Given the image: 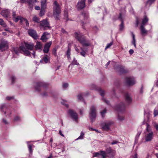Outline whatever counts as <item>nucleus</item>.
I'll return each instance as SVG.
<instances>
[{"label": "nucleus", "mask_w": 158, "mask_h": 158, "mask_svg": "<svg viewBox=\"0 0 158 158\" xmlns=\"http://www.w3.org/2000/svg\"><path fill=\"white\" fill-rule=\"evenodd\" d=\"M52 10V15L55 19L59 20V16L61 12V10L59 4L56 1L53 3Z\"/></svg>", "instance_id": "obj_1"}, {"label": "nucleus", "mask_w": 158, "mask_h": 158, "mask_svg": "<svg viewBox=\"0 0 158 158\" xmlns=\"http://www.w3.org/2000/svg\"><path fill=\"white\" fill-rule=\"evenodd\" d=\"M74 36L75 38L82 44L83 46H88L90 45V44L89 43L86 42L85 37L80 32H75Z\"/></svg>", "instance_id": "obj_2"}, {"label": "nucleus", "mask_w": 158, "mask_h": 158, "mask_svg": "<svg viewBox=\"0 0 158 158\" xmlns=\"http://www.w3.org/2000/svg\"><path fill=\"white\" fill-rule=\"evenodd\" d=\"M13 50L15 53L17 55L20 53H22L21 51L24 52V54L27 56H31L30 53L27 50L24 46H21L19 48H13Z\"/></svg>", "instance_id": "obj_3"}, {"label": "nucleus", "mask_w": 158, "mask_h": 158, "mask_svg": "<svg viewBox=\"0 0 158 158\" xmlns=\"http://www.w3.org/2000/svg\"><path fill=\"white\" fill-rule=\"evenodd\" d=\"M96 108L94 106H93L90 108L89 112V118L91 122H93L95 120L96 117Z\"/></svg>", "instance_id": "obj_4"}, {"label": "nucleus", "mask_w": 158, "mask_h": 158, "mask_svg": "<svg viewBox=\"0 0 158 158\" xmlns=\"http://www.w3.org/2000/svg\"><path fill=\"white\" fill-rule=\"evenodd\" d=\"M113 123V122L112 121H107L102 123L101 124V126L103 130H108L109 129L110 126Z\"/></svg>", "instance_id": "obj_5"}, {"label": "nucleus", "mask_w": 158, "mask_h": 158, "mask_svg": "<svg viewBox=\"0 0 158 158\" xmlns=\"http://www.w3.org/2000/svg\"><path fill=\"white\" fill-rule=\"evenodd\" d=\"M40 26L43 28L44 30H46L51 28L49 23L46 19H44L40 22Z\"/></svg>", "instance_id": "obj_6"}, {"label": "nucleus", "mask_w": 158, "mask_h": 158, "mask_svg": "<svg viewBox=\"0 0 158 158\" xmlns=\"http://www.w3.org/2000/svg\"><path fill=\"white\" fill-rule=\"evenodd\" d=\"M8 48V44L7 41L5 40H2L0 44V50L3 52Z\"/></svg>", "instance_id": "obj_7"}, {"label": "nucleus", "mask_w": 158, "mask_h": 158, "mask_svg": "<svg viewBox=\"0 0 158 158\" xmlns=\"http://www.w3.org/2000/svg\"><path fill=\"white\" fill-rule=\"evenodd\" d=\"M126 82L127 85L131 86L135 83V81L133 77H129L126 78Z\"/></svg>", "instance_id": "obj_8"}, {"label": "nucleus", "mask_w": 158, "mask_h": 158, "mask_svg": "<svg viewBox=\"0 0 158 158\" xmlns=\"http://www.w3.org/2000/svg\"><path fill=\"white\" fill-rule=\"evenodd\" d=\"M68 113L71 116V117L75 121L77 122L78 118V116L77 114L72 110H69Z\"/></svg>", "instance_id": "obj_9"}, {"label": "nucleus", "mask_w": 158, "mask_h": 158, "mask_svg": "<svg viewBox=\"0 0 158 158\" xmlns=\"http://www.w3.org/2000/svg\"><path fill=\"white\" fill-rule=\"evenodd\" d=\"M153 137V133L152 131L147 133H146L145 140L146 142H149L152 140Z\"/></svg>", "instance_id": "obj_10"}, {"label": "nucleus", "mask_w": 158, "mask_h": 158, "mask_svg": "<svg viewBox=\"0 0 158 158\" xmlns=\"http://www.w3.org/2000/svg\"><path fill=\"white\" fill-rule=\"evenodd\" d=\"M29 35L35 39L38 38V35L36 31L33 29H29L28 31Z\"/></svg>", "instance_id": "obj_11"}, {"label": "nucleus", "mask_w": 158, "mask_h": 158, "mask_svg": "<svg viewBox=\"0 0 158 158\" xmlns=\"http://www.w3.org/2000/svg\"><path fill=\"white\" fill-rule=\"evenodd\" d=\"M125 105L123 103H121L120 104L117 105L115 107L116 110L119 112L123 111L125 110Z\"/></svg>", "instance_id": "obj_12"}, {"label": "nucleus", "mask_w": 158, "mask_h": 158, "mask_svg": "<svg viewBox=\"0 0 158 158\" xmlns=\"http://www.w3.org/2000/svg\"><path fill=\"white\" fill-rule=\"evenodd\" d=\"M52 44V42L49 41L46 43L44 45L43 51L44 53H48L49 48Z\"/></svg>", "instance_id": "obj_13"}, {"label": "nucleus", "mask_w": 158, "mask_h": 158, "mask_svg": "<svg viewBox=\"0 0 158 158\" xmlns=\"http://www.w3.org/2000/svg\"><path fill=\"white\" fill-rule=\"evenodd\" d=\"M46 85V84L44 82H37L36 85L35 86V89L37 91H40L41 87H45Z\"/></svg>", "instance_id": "obj_14"}, {"label": "nucleus", "mask_w": 158, "mask_h": 158, "mask_svg": "<svg viewBox=\"0 0 158 158\" xmlns=\"http://www.w3.org/2000/svg\"><path fill=\"white\" fill-rule=\"evenodd\" d=\"M85 1L86 0H81L80 2H78L77 4V7L78 9H83L85 7Z\"/></svg>", "instance_id": "obj_15"}, {"label": "nucleus", "mask_w": 158, "mask_h": 158, "mask_svg": "<svg viewBox=\"0 0 158 158\" xmlns=\"http://www.w3.org/2000/svg\"><path fill=\"white\" fill-rule=\"evenodd\" d=\"M24 46L25 48L28 51V50H32L33 49L34 44L32 43H24Z\"/></svg>", "instance_id": "obj_16"}, {"label": "nucleus", "mask_w": 158, "mask_h": 158, "mask_svg": "<svg viewBox=\"0 0 158 158\" xmlns=\"http://www.w3.org/2000/svg\"><path fill=\"white\" fill-rule=\"evenodd\" d=\"M118 19L121 21V23L119 25V30L120 31H123L124 29V24L123 20V19L122 14L120 13L119 14Z\"/></svg>", "instance_id": "obj_17"}, {"label": "nucleus", "mask_w": 158, "mask_h": 158, "mask_svg": "<svg viewBox=\"0 0 158 158\" xmlns=\"http://www.w3.org/2000/svg\"><path fill=\"white\" fill-rule=\"evenodd\" d=\"M10 10L8 9L2 10L1 12V15L5 18H7L10 14Z\"/></svg>", "instance_id": "obj_18"}, {"label": "nucleus", "mask_w": 158, "mask_h": 158, "mask_svg": "<svg viewBox=\"0 0 158 158\" xmlns=\"http://www.w3.org/2000/svg\"><path fill=\"white\" fill-rule=\"evenodd\" d=\"M140 29L141 34L142 36H145L147 34L148 31L145 28L144 26H140Z\"/></svg>", "instance_id": "obj_19"}, {"label": "nucleus", "mask_w": 158, "mask_h": 158, "mask_svg": "<svg viewBox=\"0 0 158 158\" xmlns=\"http://www.w3.org/2000/svg\"><path fill=\"white\" fill-rule=\"evenodd\" d=\"M26 2L29 6L30 9L32 10L34 3L36 2L37 1L36 0H27Z\"/></svg>", "instance_id": "obj_20"}, {"label": "nucleus", "mask_w": 158, "mask_h": 158, "mask_svg": "<svg viewBox=\"0 0 158 158\" xmlns=\"http://www.w3.org/2000/svg\"><path fill=\"white\" fill-rule=\"evenodd\" d=\"M99 93L100 95L102 97V99L103 101L105 102L107 104H108L109 103V102L108 100H106L105 98H103V97L104 95V91L101 90L100 89H99L98 90Z\"/></svg>", "instance_id": "obj_21"}, {"label": "nucleus", "mask_w": 158, "mask_h": 158, "mask_svg": "<svg viewBox=\"0 0 158 158\" xmlns=\"http://www.w3.org/2000/svg\"><path fill=\"white\" fill-rule=\"evenodd\" d=\"M49 34L47 32H44L41 36V38L40 39L41 40L43 41H46L47 39H48V38L47 36V35Z\"/></svg>", "instance_id": "obj_22"}, {"label": "nucleus", "mask_w": 158, "mask_h": 158, "mask_svg": "<svg viewBox=\"0 0 158 158\" xmlns=\"http://www.w3.org/2000/svg\"><path fill=\"white\" fill-rule=\"evenodd\" d=\"M125 95L126 101L129 103H130L131 102L132 100L130 95L128 93H126Z\"/></svg>", "instance_id": "obj_23"}, {"label": "nucleus", "mask_w": 158, "mask_h": 158, "mask_svg": "<svg viewBox=\"0 0 158 158\" xmlns=\"http://www.w3.org/2000/svg\"><path fill=\"white\" fill-rule=\"evenodd\" d=\"M148 19L147 16H145L142 20L141 26H144L148 23Z\"/></svg>", "instance_id": "obj_24"}, {"label": "nucleus", "mask_w": 158, "mask_h": 158, "mask_svg": "<svg viewBox=\"0 0 158 158\" xmlns=\"http://www.w3.org/2000/svg\"><path fill=\"white\" fill-rule=\"evenodd\" d=\"M85 94L83 93V94H79L78 95H77V98L79 100H81L82 101L84 102V103L85 104H86L85 102L84 101V100L83 98L82 97L83 96H85Z\"/></svg>", "instance_id": "obj_25"}, {"label": "nucleus", "mask_w": 158, "mask_h": 158, "mask_svg": "<svg viewBox=\"0 0 158 158\" xmlns=\"http://www.w3.org/2000/svg\"><path fill=\"white\" fill-rule=\"evenodd\" d=\"M48 55H45L43 58L40 60V62L41 63H43V61H44L45 63H47L48 61Z\"/></svg>", "instance_id": "obj_26"}, {"label": "nucleus", "mask_w": 158, "mask_h": 158, "mask_svg": "<svg viewBox=\"0 0 158 158\" xmlns=\"http://www.w3.org/2000/svg\"><path fill=\"white\" fill-rule=\"evenodd\" d=\"M41 8L45 9L46 8V0H42L41 2Z\"/></svg>", "instance_id": "obj_27"}, {"label": "nucleus", "mask_w": 158, "mask_h": 158, "mask_svg": "<svg viewBox=\"0 0 158 158\" xmlns=\"http://www.w3.org/2000/svg\"><path fill=\"white\" fill-rule=\"evenodd\" d=\"M42 47V44L39 42H37L35 47L36 50H40L41 49Z\"/></svg>", "instance_id": "obj_28"}, {"label": "nucleus", "mask_w": 158, "mask_h": 158, "mask_svg": "<svg viewBox=\"0 0 158 158\" xmlns=\"http://www.w3.org/2000/svg\"><path fill=\"white\" fill-rule=\"evenodd\" d=\"M115 151V150L112 149L110 147L107 148L106 149V152L107 154L112 153Z\"/></svg>", "instance_id": "obj_29"}, {"label": "nucleus", "mask_w": 158, "mask_h": 158, "mask_svg": "<svg viewBox=\"0 0 158 158\" xmlns=\"http://www.w3.org/2000/svg\"><path fill=\"white\" fill-rule=\"evenodd\" d=\"M23 18L21 17L20 16H17V17H15L13 19V20L15 22H18L19 20H20V22L22 23V19Z\"/></svg>", "instance_id": "obj_30"}, {"label": "nucleus", "mask_w": 158, "mask_h": 158, "mask_svg": "<svg viewBox=\"0 0 158 158\" xmlns=\"http://www.w3.org/2000/svg\"><path fill=\"white\" fill-rule=\"evenodd\" d=\"M81 52L80 53V55L84 57H85L87 50H84V49L82 48H81Z\"/></svg>", "instance_id": "obj_31"}, {"label": "nucleus", "mask_w": 158, "mask_h": 158, "mask_svg": "<svg viewBox=\"0 0 158 158\" xmlns=\"http://www.w3.org/2000/svg\"><path fill=\"white\" fill-rule=\"evenodd\" d=\"M120 72L122 73H126L127 72V70H125L123 67L119 66L118 67Z\"/></svg>", "instance_id": "obj_32"}, {"label": "nucleus", "mask_w": 158, "mask_h": 158, "mask_svg": "<svg viewBox=\"0 0 158 158\" xmlns=\"http://www.w3.org/2000/svg\"><path fill=\"white\" fill-rule=\"evenodd\" d=\"M146 125H147V127H146V132H145V133H148L151 132V131H152V129H151V127L148 123H147L146 124Z\"/></svg>", "instance_id": "obj_33"}, {"label": "nucleus", "mask_w": 158, "mask_h": 158, "mask_svg": "<svg viewBox=\"0 0 158 158\" xmlns=\"http://www.w3.org/2000/svg\"><path fill=\"white\" fill-rule=\"evenodd\" d=\"M71 65H79V64L77 62V60H76L75 58H74L72 62V63H71V64L69 65V67Z\"/></svg>", "instance_id": "obj_34"}, {"label": "nucleus", "mask_w": 158, "mask_h": 158, "mask_svg": "<svg viewBox=\"0 0 158 158\" xmlns=\"http://www.w3.org/2000/svg\"><path fill=\"white\" fill-rule=\"evenodd\" d=\"M115 151L108 154L107 156L109 158H114V156L115 155Z\"/></svg>", "instance_id": "obj_35"}, {"label": "nucleus", "mask_w": 158, "mask_h": 158, "mask_svg": "<svg viewBox=\"0 0 158 158\" xmlns=\"http://www.w3.org/2000/svg\"><path fill=\"white\" fill-rule=\"evenodd\" d=\"M106 152L105 151H100V155L102 156V158H106Z\"/></svg>", "instance_id": "obj_36"}, {"label": "nucleus", "mask_w": 158, "mask_h": 158, "mask_svg": "<svg viewBox=\"0 0 158 158\" xmlns=\"http://www.w3.org/2000/svg\"><path fill=\"white\" fill-rule=\"evenodd\" d=\"M84 134L83 131H81V134L80 136L77 139H76L75 140H77L78 139H83L84 138Z\"/></svg>", "instance_id": "obj_37"}, {"label": "nucleus", "mask_w": 158, "mask_h": 158, "mask_svg": "<svg viewBox=\"0 0 158 158\" xmlns=\"http://www.w3.org/2000/svg\"><path fill=\"white\" fill-rule=\"evenodd\" d=\"M45 9H41L39 13V15L40 17L43 16L45 14Z\"/></svg>", "instance_id": "obj_38"}, {"label": "nucleus", "mask_w": 158, "mask_h": 158, "mask_svg": "<svg viewBox=\"0 0 158 158\" xmlns=\"http://www.w3.org/2000/svg\"><path fill=\"white\" fill-rule=\"evenodd\" d=\"M0 25L4 27H6L7 26L3 20L1 19H0Z\"/></svg>", "instance_id": "obj_39"}, {"label": "nucleus", "mask_w": 158, "mask_h": 158, "mask_svg": "<svg viewBox=\"0 0 158 158\" xmlns=\"http://www.w3.org/2000/svg\"><path fill=\"white\" fill-rule=\"evenodd\" d=\"M56 51L57 48H54L53 49L52 52V54L56 57L57 56Z\"/></svg>", "instance_id": "obj_40"}, {"label": "nucleus", "mask_w": 158, "mask_h": 158, "mask_svg": "<svg viewBox=\"0 0 158 158\" xmlns=\"http://www.w3.org/2000/svg\"><path fill=\"white\" fill-rule=\"evenodd\" d=\"M33 21L36 23H39L40 21V19L36 16H35L33 18Z\"/></svg>", "instance_id": "obj_41"}, {"label": "nucleus", "mask_w": 158, "mask_h": 158, "mask_svg": "<svg viewBox=\"0 0 158 158\" xmlns=\"http://www.w3.org/2000/svg\"><path fill=\"white\" fill-rule=\"evenodd\" d=\"M153 114L154 117H155L158 115V108H156L154 110Z\"/></svg>", "instance_id": "obj_42"}, {"label": "nucleus", "mask_w": 158, "mask_h": 158, "mask_svg": "<svg viewBox=\"0 0 158 158\" xmlns=\"http://www.w3.org/2000/svg\"><path fill=\"white\" fill-rule=\"evenodd\" d=\"M71 48L69 46L68 47V50L66 52V55L67 56L70 55Z\"/></svg>", "instance_id": "obj_43"}, {"label": "nucleus", "mask_w": 158, "mask_h": 158, "mask_svg": "<svg viewBox=\"0 0 158 158\" xmlns=\"http://www.w3.org/2000/svg\"><path fill=\"white\" fill-rule=\"evenodd\" d=\"M131 34L133 38V41L132 42V43L133 44H135L136 43V40L135 39V35L133 32H131Z\"/></svg>", "instance_id": "obj_44"}, {"label": "nucleus", "mask_w": 158, "mask_h": 158, "mask_svg": "<svg viewBox=\"0 0 158 158\" xmlns=\"http://www.w3.org/2000/svg\"><path fill=\"white\" fill-rule=\"evenodd\" d=\"M27 145H28V148L29 151V152L31 153H32V151H33L32 149V145L30 144H28Z\"/></svg>", "instance_id": "obj_45"}, {"label": "nucleus", "mask_w": 158, "mask_h": 158, "mask_svg": "<svg viewBox=\"0 0 158 158\" xmlns=\"http://www.w3.org/2000/svg\"><path fill=\"white\" fill-rule=\"evenodd\" d=\"M81 15L85 19H87L88 17V14L85 13V12H82Z\"/></svg>", "instance_id": "obj_46"}, {"label": "nucleus", "mask_w": 158, "mask_h": 158, "mask_svg": "<svg viewBox=\"0 0 158 158\" xmlns=\"http://www.w3.org/2000/svg\"><path fill=\"white\" fill-rule=\"evenodd\" d=\"M118 119L120 121H122L124 119V118L123 116H120L119 114L118 115Z\"/></svg>", "instance_id": "obj_47"}, {"label": "nucleus", "mask_w": 158, "mask_h": 158, "mask_svg": "<svg viewBox=\"0 0 158 158\" xmlns=\"http://www.w3.org/2000/svg\"><path fill=\"white\" fill-rule=\"evenodd\" d=\"M22 19V22H25L26 26H29V23L28 22V21L26 19L23 18V19Z\"/></svg>", "instance_id": "obj_48"}, {"label": "nucleus", "mask_w": 158, "mask_h": 158, "mask_svg": "<svg viewBox=\"0 0 158 158\" xmlns=\"http://www.w3.org/2000/svg\"><path fill=\"white\" fill-rule=\"evenodd\" d=\"M106 112V110L105 109L102 111L101 112V115L102 117H104L105 116V114Z\"/></svg>", "instance_id": "obj_49"}, {"label": "nucleus", "mask_w": 158, "mask_h": 158, "mask_svg": "<svg viewBox=\"0 0 158 158\" xmlns=\"http://www.w3.org/2000/svg\"><path fill=\"white\" fill-rule=\"evenodd\" d=\"M113 42H111L109 44H108L105 48V49L106 50L107 48H109L113 44Z\"/></svg>", "instance_id": "obj_50"}, {"label": "nucleus", "mask_w": 158, "mask_h": 158, "mask_svg": "<svg viewBox=\"0 0 158 158\" xmlns=\"http://www.w3.org/2000/svg\"><path fill=\"white\" fill-rule=\"evenodd\" d=\"M6 108V106L5 104H2L1 105L0 109L2 111H3V109Z\"/></svg>", "instance_id": "obj_51"}, {"label": "nucleus", "mask_w": 158, "mask_h": 158, "mask_svg": "<svg viewBox=\"0 0 158 158\" xmlns=\"http://www.w3.org/2000/svg\"><path fill=\"white\" fill-rule=\"evenodd\" d=\"M141 134V132H139L137 133V135H136L135 137V140L136 141L138 140L139 136Z\"/></svg>", "instance_id": "obj_52"}, {"label": "nucleus", "mask_w": 158, "mask_h": 158, "mask_svg": "<svg viewBox=\"0 0 158 158\" xmlns=\"http://www.w3.org/2000/svg\"><path fill=\"white\" fill-rule=\"evenodd\" d=\"M156 0H148L147 2V3H149L151 5L152 3L154 2Z\"/></svg>", "instance_id": "obj_53"}, {"label": "nucleus", "mask_w": 158, "mask_h": 158, "mask_svg": "<svg viewBox=\"0 0 158 158\" xmlns=\"http://www.w3.org/2000/svg\"><path fill=\"white\" fill-rule=\"evenodd\" d=\"M99 155H100V152H95L94 153L93 157H95L98 156Z\"/></svg>", "instance_id": "obj_54"}, {"label": "nucleus", "mask_w": 158, "mask_h": 158, "mask_svg": "<svg viewBox=\"0 0 158 158\" xmlns=\"http://www.w3.org/2000/svg\"><path fill=\"white\" fill-rule=\"evenodd\" d=\"M69 84L67 83H64L63 84V87L64 89H66L68 87Z\"/></svg>", "instance_id": "obj_55"}, {"label": "nucleus", "mask_w": 158, "mask_h": 158, "mask_svg": "<svg viewBox=\"0 0 158 158\" xmlns=\"http://www.w3.org/2000/svg\"><path fill=\"white\" fill-rule=\"evenodd\" d=\"M16 78L14 76H12L11 77V79L12 80V84H13L14 82V81L16 79Z\"/></svg>", "instance_id": "obj_56"}, {"label": "nucleus", "mask_w": 158, "mask_h": 158, "mask_svg": "<svg viewBox=\"0 0 158 158\" xmlns=\"http://www.w3.org/2000/svg\"><path fill=\"white\" fill-rule=\"evenodd\" d=\"M16 17H17V15L16 13V12L15 11H13L12 13V17L13 19Z\"/></svg>", "instance_id": "obj_57"}, {"label": "nucleus", "mask_w": 158, "mask_h": 158, "mask_svg": "<svg viewBox=\"0 0 158 158\" xmlns=\"http://www.w3.org/2000/svg\"><path fill=\"white\" fill-rule=\"evenodd\" d=\"M154 126L156 128V130L158 131V123H155Z\"/></svg>", "instance_id": "obj_58"}, {"label": "nucleus", "mask_w": 158, "mask_h": 158, "mask_svg": "<svg viewBox=\"0 0 158 158\" xmlns=\"http://www.w3.org/2000/svg\"><path fill=\"white\" fill-rule=\"evenodd\" d=\"M14 98L13 97H7L6 98V99L8 100H10L11 99Z\"/></svg>", "instance_id": "obj_59"}, {"label": "nucleus", "mask_w": 158, "mask_h": 158, "mask_svg": "<svg viewBox=\"0 0 158 158\" xmlns=\"http://www.w3.org/2000/svg\"><path fill=\"white\" fill-rule=\"evenodd\" d=\"M139 24V21L138 19L137 18L136 19V27H138V26Z\"/></svg>", "instance_id": "obj_60"}, {"label": "nucleus", "mask_w": 158, "mask_h": 158, "mask_svg": "<svg viewBox=\"0 0 158 158\" xmlns=\"http://www.w3.org/2000/svg\"><path fill=\"white\" fill-rule=\"evenodd\" d=\"M35 9L37 10H39L40 9V7L38 6H36L35 7Z\"/></svg>", "instance_id": "obj_61"}, {"label": "nucleus", "mask_w": 158, "mask_h": 158, "mask_svg": "<svg viewBox=\"0 0 158 158\" xmlns=\"http://www.w3.org/2000/svg\"><path fill=\"white\" fill-rule=\"evenodd\" d=\"M118 143V141H117L116 140L113 141V142L111 143V144L112 145H114L115 144H116Z\"/></svg>", "instance_id": "obj_62"}, {"label": "nucleus", "mask_w": 158, "mask_h": 158, "mask_svg": "<svg viewBox=\"0 0 158 158\" xmlns=\"http://www.w3.org/2000/svg\"><path fill=\"white\" fill-rule=\"evenodd\" d=\"M14 119V120H15V121H18L19 119V117L17 116Z\"/></svg>", "instance_id": "obj_63"}, {"label": "nucleus", "mask_w": 158, "mask_h": 158, "mask_svg": "<svg viewBox=\"0 0 158 158\" xmlns=\"http://www.w3.org/2000/svg\"><path fill=\"white\" fill-rule=\"evenodd\" d=\"M134 52V51L133 49H131L129 51V53L130 54H132Z\"/></svg>", "instance_id": "obj_64"}]
</instances>
